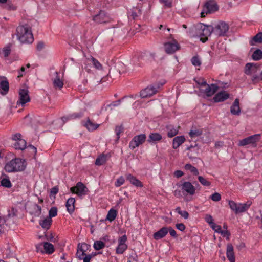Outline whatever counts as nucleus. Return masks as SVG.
I'll use <instances>...</instances> for the list:
<instances>
[{
	"instance_id": "f257e3e1",
	"label": "nucleus",
	"mask_w": 262,
	"mask_h": 262,
	"mask_svg": "<svg viewBox=\"0 0 262 262\" xmlns=\"http://www.w3.org/2000/svg\"><path fill=\"white\" fill-rule=\"evenodd\" d=\"M17 37L21 43H31L34 40L30 28L27 25L19 26L17 28Z\"/></svg>"
},
{
	"instance_id": "f03ea898",
	"label": "nucleus",
	"mask_w": 262,
	"mask_h": 262,
	"mask_svg": "<svg viewBox=\"0 0 262 262\" xmlns=\"http://www.w3.org/2000/svg\"><path fill=\"white\" fill-rule=\"evenodd\" d=\"M26 168L24 160L15 158L8 162L5 166V170L8 172H15L23 171Z\"/></svg>"
},
{
	"instance_id": "7ed1b4c3",
	"label": "nucleus",
	"mask_w": 262,
	"mask_h": 262,
	"mask_svg": "<svg viewBox=\"0 0 262 262\" xmlns=\"http://www.w3.org/2000/svg\"><path fill=\"white\" fill-rule=\"evenodd\" d=\"M196 33L197 35L200 37V40L205 42L208 40V37L211 33H213V26L211 25H205L200 23L196 26Z\"/></svg>"
},
{
	"instance_id": "20e7f679",
	"label": "nucleus",
	"mask_w": 262,
	"mask_h": 262,
	"mask_svg": "<svg viewBox=\"0 0 262 262\" xmlns=\"http://www.w3.org/2000/svg\"><path fill=\"white\" fill-rule=\"evenodd\" d=\"M251 202L248 201L244 204H237L234 201L230 200L228 201V205L231 209L236 214L242 213L247 210L251 206Z\"/></svg>"
},
{
	"instance_id": "39448f33",
	"label": "nucleus",
	"mask_w": 262,
	"mask_h": 262,
	"mask_svg": "<svg viewBox=\"0 0 262 262\" xmlns=\"http://www.w3.org/2000/svg\"><path fill=\"white\" fill-rule=\"evenodd\" d=\"M218 9L219 7L216 2L214 0H209L204 5L201 16L202 17H204L205 15L213 13Z\"/></svg>"
},
{
	"instance_id": "423d86ee",
	"label": "nucleus",
	"mask_w": 262,
	"mask_h": 262,
	"mask_svg": "<svg viewBox=\"0 0 262 262\" xmlns=\"http://www.w3.org/2000/svg\"><path fill=\"white\" fill-rule=\"evenodd\" d=\"M213 33L217 36H224L226 35L229 30V27L225 22H219L217 24L213 27Z\"/></svg>"
},
{
	"instance_id": "0eeeda50",
	"label": "nucleus",
	"mask_w": 262,
	"mask_h": 262,
	"mask_svg": "<svg viewBox=\"0 0 262 262\" xmlns=\"http://www.w3.org/2000/svg\"><path fill=\"white\" fill-rule=\"evenodd\" d=\"M164 83H161L160 84H156L155 85H151L147 86L144 90H142L140 92V97L144 98L150 97L155 94L157 92V90L163 85Z\"/></svg>"
},
{
	"instance_id": "6e6552de",
	"label": "nucleus",
	"mask_w": 262,
	"mask_h": 262,
	"mask_svg": "<svg viewBox=\"0 0 262 262\" xmlns=\"http://www.w3.org/2000/svg\"><path fill=\"white\" fill-rule=\"evenodd\" d=\"M111 18L104 11L100 10L98 14L93 17V20L97 24H106L111 21Z\"/></svg>"
},
{
	"instance_id": "1a4fd4ad",
	"label": "nucleus",
	"mask_w": 262,
	"mask_h": 262,
	"mask_svg": "<svg viewBox=\"0 0 262 262\" xmlns=\"http://www.w3.org/2000/svg\"><path fill=\"white\" fill-rule=\"evenodd\" d=\"M70 191L73 193L76 194L79 196L85 195L88 192V188L80 182H78L75 186L70 188Z\"/></svg>"
},
{
	"instance_id": "9d476101",
	"label": "nucleus",
	"mask_w": 262,
	"mask_h": 262,
	"mask_svg": "<svg viewBox=\"0 0 262 262\" xmlns=\"http://www.w3.org/2000/svg\"><path fill=\"white\" fill-rule=\"evenodd\" d=\"M21 134L19 133L13 135L12 139L14 141L13 144V147L16 149L23 150L26 148V142L25 140L21 138Z\"/></svg>"
},
{
	"instance_id": "9b49d317",
	"label": "nucleus",
	"mask_w": 262,
	"mask_h": 262,
	"mask_svg": "<svg viewBox=\"0 0 262 262\" xmlns=\"http://www.w3.org/2000/svg\"><path fill=\"white\" fill-rule=\"evenodd\" d=\"M146 139V136L144 134L135 136L129 142V148L134 149L135 148L139 147L145 141Z\"/></svg>"
},
{
	"instance_id": "f8f14e48",
	"label": "nucleus",
	"mask_w": 262,
	"mask_h": 262,
	"mask_svg": "<svg viewBox=\"0 0 262 262\" xmlns=\"http://www.w3.org/2000/svg\"><path fill=\"white\" fill-rule=\"evenodd\" d=\"M30 101V98L28 89H20L19 91V99L17 102V105L24 106L26 103Z\"/></svg>"
},
{
	"instance_id": "ddd939ff",
	"label": "nucleus",
	"mask_w": 262,
	"mask_h": 262,
	"mask_svg": "<svg viewBox=\"0 0 262 262\" xmlns=\"http://www.w3.org/2000/svg\"><path fill=\"white\" fill-rule=\"evenodd\" d=\"M165 51L167 54H172L180 49V46L175 39L164 44Z\"/></svg>"
},
{
	"instance_id": "4468645a",
	"label": "nucleus",
	"mask_w": 262,
	"mask_h": 262,
	"mask_svg": "<svg viewBox=\"0 0 262 262\" xmlns=\"http://www.w3.org/2000/svg\"><path fill=\"white\" fill-rule=\"evenodd\" d=\"M260 134H255L239 141L238 146H244L248 144H253L260 140Z\"/></svg>"
},
{
	"instance_id": "2eb2a0df",
	"label": "nucleus",
	"mask_w": 262,
	"mask_h": 262,
	"mask_svg": "<svg viewBox=\"0 0 262 262\" xmlns=\"http://www.w3.org/2000/svg\"><path fill=\"white\" fill-rule=\"evenodd\" d=\"M204 88H205V89H200V91L207 97H210L212 96L217 91L219 88L215 84H211L209 85L207 83Z\"/></svg>"
},
{
	"instance_id": "dca6fc26",
	"label": "nucleus",
	"mask_w": 262,
	"mask_h": 262,
	"mask_svg": "<svg viewBox=\"0 0 262 262\" xmlns=\"http://www.w3.org/2000/svg\"><path fill=\"white\" fill-rule=\"evenodd\" d=\"M181 188L183 192H185L187 194L193 195L195 193V188L189 182H185L181 185Z\"/></svg>"
},
{
	"instance_id": "f3484780",
	"label": "nucleus",
	"mask_w": 262,
	"mask_h": 262,
	"mask_svg": "<svg viewBox=\"0 0 262 262\" xmlns=\"http://www.w3.org/2000/svg\"><path fill=\"white\" fill-rule=\"evenodd\" d=\"M81 124L90 132L96 130L99 126V124L93 122L89 118H88L86 121L82 120Z\"/></svg>"
},
{
	"instance_id": "a211bd4d",
	"label": "nucleus",
	"mask_w": 262,
	"mask_h": 262,
	"mask_svg": "<svg viewBox=\"0 0 262 262\" xmlns=\"http://www.w3.org/2000/svg\"><path fill=\"white\" fill-rule=\"evenodd\" d=\"M229 97V93L225 91H222L215 95L213 100L215 102H223L228 99Z\"/></svg>"
},
{
	"instance_id": "6ab92c4d",
	"label": "nucleus",
	"mask_w": 262,
	"mask_h": 262,
	"mask_svg": "<svg viewBox=\"0 0 262 262\" xmlns=\"http://www.w3.org/2000/svg\"><path fill=\"white\" fill-rule=\"evenodd\" d=\"M168 233V227H163L159 230L154 233L153 238L155 240H159L164 237Z\"/></svg>"
},
{
	"instance_id": "aec40b11",
	"label": "nucleus",
	"mask_w": 262,
	"mask_h": 262,
	"mask_svg": "<svg viewBox=\"0 0 262 262\" xmlns=\"http://www.w3.org/2000/svg\"><path fill=\"white\" fill-rule=\"evenodd\" d=\"M29 212L35 217H39L41 213V208L36 204H33L29 208Z\"/></svg>"
},
{
	"instance_id": "412c9836",
	"label": "nucleus",
	"mask_w": 262,
	"mask_h": 262,
	"mask_svg": "<svg viewBox=\"0 0 262 262\" xmlns=\"http://www.w3.org/2000/svg\"><path fill=\"white\" fill-rule=\"evenodd\" d=\"M230 112L232 115L238 116L241 114L239 100L236 98L230 107Z\"/></svg>"
},
{
	"instance_id": "4be33fe9",
	"label": "nucleus",
	"mask_w": 262,
	"mask_h": 262,
	"mask_svg": "<svg viewBox=\"0 0 262 262\" xmlns=\"http://www.w3.org/2000/svg\"><path fill=\"white\" fill-rule=\"evenodd\" d=\"M126 178L133 185L139 187H143L142 182L132 174L130 173L126 174Z\"/></svg>"
},
{
	"instance_id": "5701e85b",
	"label": "nucleus",
	"mask_w": 262,
	"mask_h": 262,
	"mask_svg": "<svg viewBox=\"0 0 262 262\" xmlns=\"http://www.w3.org/2000/svg\"><path fill=\"white\" fill-rule=\"evenodd\" d=\"M52 222V219H50V217H46L42 219H40L39 221V224L42 228L45 230H48L50 229Z\"/></svg>"
},
{
	"instance_id": "b1692460",
	"label": "nucleus",
	"mask_w": 262,
	"mask_h": 262,
	"mask_svg": "<svg viewBox=\"0 0 262 262\" xmlns=\"http://www.w3.org/2000/svg\"><path fill=\"white\" fill-rule=\"evenodd\" d=\"M226 255L230 262H235L233 246L231 244L227 245Z\"/></svg>"
},
{
	"instance_id": "393cba45",
	"label": "nucleus",
	"mask_w": 262,
	"mask_h": 262,
	"mask_svg": "<svg viewBox=\"0 0 262 262\" xmlns=\"http://www.w3.org/2000/svg\"><path fill=\"white\" fill-rule=\"evenodd\" d=\"M186 139L184 136H177L174 137L172 141V148L173 149L178 148L181 145Z\"/></svg>"
},
{
	"instance_id": "a878e982",
	"label": "nucleus",
	"mask_w": 262,
	"mask_h": 262,
	"mask_svg": "<svg viewBox=\"0 0 262 262\" xmlns=\"http://www.w3.org/2000/svg\"><path fill=\"white\" fill-rule=\"evenodd\" d=\"M111 155L108 154H102L99 156L96 160L95 164L100 166L104 164L108 159L110 158Z\"/></svg>"
},
{
	"instance_id": "bb28decb",
	"label": "nucleus",
	"mask_w": 262,
	"mask_h": 262,
	"mask_svg": "<svg viewBox=\"0 0 262 262\" xmlns=\"http://www.w3.org/2000/svg\"><path fill=\"white\" fill-rule=\"evenodd\" d=\"M0 180L1 184L2 186L8 188H10L12 187V183L7 175L3 174L0 178Z\"/></svg>"
},
{
	"instance_id": "cd10ccee",
	"label": "nucleus",
	"mask_w": 262,
	"mask_h": 262,
	"mask_svg": "<svg viewBox=\"0 0 262 262\" xmlns=\"http://www.w3.org/2000/svg\"><path fill=\"white\" fill-rule=\"evenodd\" d=\"M75 200L73 198H70L68 199L66 202V208L68 212L70 214H72L75 209L74 204H75Z\"/></svg>"
},
{
	"instance_id": "c85d7f7f",
	"label": "nucleus",
	"mask_w": 262,
	"mask_h": 262,
	"mask_svg": "<svg viewBox=\"0 0 262 262\" xmlns=\"http://www.w3.org/2000/svg\"><path fill=\"white\" fill-rule=\"evenodd\" d=\"M12 45L8 43L2 49H0V55L5 58H7L10 54Z\"/></svg>"
},
{
	"instance_id": "c756f323",
	"label": "nucleus",
	"mask_w": 262,
	"mask_h": 262,
	"mask_svg": "<svg viewBox=\"0 0 262 262\" xmlns=\"http://www.w3.org/2000/svg\"><path fill=\"white\" fill-rule=\"evenodd\" d=\"M1 93L2 95H6L9 91V82L6 80H2L0 81Z\"/></svg>"
},
{
	"instance_id": "7c9ffc66",
	"label": "nucleus",
	"mask_w": 262,
	"mask_h": 262,
	"mask_svg": "<svg viewBox=\"0 0 262 262\" xmlns=\"http://www.w3.org/2000/svg\"><path fill=\"white\" fill-rule=\"evenodd\" d=\"M162 139V136L158 133H151L149 135L147 142L152 143L159 141Z\"/></svg>"
},
{
	"instance_id": "2f4dec72",
	"label": "nucleus",
	"mask_w": 262,
	"mask_h": 262,
	"mask_svg": "<svg viewBox=\"0 0 262 262\" xmlns=\"http://www.w3.org/2000/svg\"><path fill=\"white\" fill-rule=\"evenodd\" d=\"M167 129V136L172 138L178 134L179 127H174L171 125L166 127Z\"/></svg>"
},
{
	"instance_id": "473e14b6",
	"label": "nucleus",
	"mask_w": 262,
	"mask_h": 262,
	"mask_svg": "<svg viewBox=\"0 0 262 262\" xmlns=\"http://www.w3.org/2000/svg\"><path fill=\"white\" fill-rule=\"evenodd\" d=\"M256 69V68L255 64L248 63L245 66V73L247 75H251L255 72Z\"/></svg>"
},
{
	"instance_id": "72a5a7b5",
	"label": "nucleus",
	"mask_w": 262,
	"mask_h": 262,
	"mask_svg": "<svg viewBox=\"0 0 262 262\" xmlns=\"http://www.w3.org/2000/svg\"><path fill=\"white\" fill-rule=\"evenodd\" d=\"M56 77L53 80V84L55 88H58L61 89L63 86V82L62 80L60 79L59 73L57 72H55Z\"/></svg>"
},
{
	"instance_id": "f704fd0d",
	"label": "nucleus",
	"mask_w": 262,
	"mask_h": 262,
	"mask_svg": "<svg viewBox=\"0 0 262 262\" xmlns=\"http://www.w3.org/2000/svg\"><path fill=\"white\" fill-rule=\"evenodd\" d=\"M43 249L45 252L49 254L53 253L55 250L53 244L48 242L43 243Z\"/></svg>"
},
{
	"instance_id": "c9c22d12",
	"label": "nucleus",
	"mask_w": 262,
	"mask_h": 262,
	"mask_svg": "<svg viewBox=\"0 0 262 262\" xmlns=\"http://www.w3.org/2000/svg\"><path fill=\"white\" fill-rule=\"evenodd\" d=\"M86 111V109L80 111L79 112L74 113L72 114H70L69 115V118L70 119H79L84 116V112Z\"/></svg>"
},
{
	"instance_id": "e433bc0d",
	"label": "nucleus",
	"mask_w": 262,
	"mask_h": 262,
	"mask_svg": "<svg viewBox=\"0 0 262 262\" xmlns=\"http://www.w3.org/2000/svg\"><path fill=\"white\" fill-rule=\"evenodd\" d=\"M117 213V212L116 210L111 209L107 213L106 219L110 222L113 221L116 217Z\"/></svg>"
},
{
	"instance_id": "4c0bfd02",
	"label": "nucleus",
	"mask_w": 262,
	"mask_h": 262,
	"mask_svg": "<svg viewBox=\"0 0 262 262\" xmlns=\"http://www.w3.org/2000/svg\"><path fill=\"white\" fill-rule=\"evenodd\" d=\"M202 134V131L196 128L191 129L189 132V135L191 138L198 137L201 136Z\"/></svg>"
},
{
	"instance_id": "58836bf2",
	"label": "nucleus",
	"mask_w": 262,
	"mask_h": 262,
	"mask_svg": "<svg viewBox=\"0 0 262 262\" xmlns=\"http://www.w3.org/2000/svg\"><path fill=\"white\" fill-rule=\"evenodd\" d=\"M252 58L254 60L257 61L262 59V51L256 49L253 53Z\"/></svg>"
},
{
	"instance_id": "ea45409f",
	"label": "nucleus",
	"mask_w": 262,
	"mask_h": 262,
	"mask_svg": "<svg viewBox=\"0 0 262 262\" xmlns=\"http://www.w3.org/2000/svg\"><path fill=\"white\" fill-rule=\"evenodd\" d=\"M185 169L187 170H189L195 176H198L199 174V171L196 168L190 164H186L185 165Z\"/></svg>"
},
{
	"instance_id": "a19ab883",
	"label": "nucleus",
	"mask_w": 262,
	"mask_h": 262,
	"mask_svg": "<svg viewBox=\"0 0 262 262\" xmlns=\"http://www.w3.org/2000/svg\"><path fill=\"white\" fill-rule=\"evenodd\" d=\"M127 248L126 244L118 245L116 249V253L118 254H122Z\"/></svg>"
},
{
	"instance_id": "79ce46f5",
	"label": "nucleus",
	"mask_w": 262,
	"mask_h": 262,
	"mask_svg": "<svg viewBox=\"0 0 262 262\" xmlns=\"http://www.w3.org/2000/svg\"><path fill=\"white\" fill-rule=\"evenodd\" d=\"M17 215V210L14 208H12L11 212L8 214L5 222L10 221L11 219L16 217Z\"/></svg>"
},
{
	"instance_id": "37998d69",
	"label": "nucleus",
	"mask_w": 262,
	"mask_h": 262,
	"mask_svg": "<svg viewBox=\"0 0 262 262\" xmlns=\"http://www.w3.org/2000/svg\"><path fill=\"white\" fill-rule=\"evenodd\" d=\"M105 247V243L101 241H97L94 243V248L96 250H99Z\"/></svg>"
},
{
	"instance_id": "c03bdc74",
	"label": "nucleus",
	"mask_w": 262,
	"mask_h": 262,
	"mask_svg": "<svg viewBox=\"0 0 262 262\" xmlns=\"http://www.w3.org/2000/svg\"><path fill=\"white\" fill-rule=\"evenodd\" d=\"M116 67L120 74L126 72L125 66L122 62L117 63Z\"/></svg>"
},
{
	"instance_id": "a18cd8bd",
	"label": "nucleus",
	"mask_w": 262,
	"mask_h": 262,
	"mask_svg": "<svg viewBox=\"0 0 262 262\" xmlns=\"http://www.w3.org/2000/svg\"><path fill=\"white\" fill-rule=\"evenodd\" d=\"M91 61L96 69L98 70L102 69V64L96 59L92 57L91 58Z\"/></svg>"
},
{
	"instance_id": "49530a36",
	"label": "nucleus",
	"mask_w": 262,
	"mask_h": 262,
	"mask_svg": "<svg viewBox=\"0 0 262 262\" xmlns=\"http://www.w3.org/2000/svg\"><path fill=\"white\" fill-rule=\"evenodd\" d=\"M194 80L200 86V89H203L205 85H207V83L204 79L202 78H194Z\"/></svg>"
},
{
	"instance_id": "de8ad7c7",
	"label": "nucleus",
	"mask_w": 262,
	"mask_h": 262,
	"mask_svg": "<svg viewBox=\"0 0 262 262\" xmlns=\"http://www.w3.org/2000/svg\"><path fill=\"white\" fill-rule=\"evenodd\" d=\"M57 208L56 207H52L51 208L49 211L48 217H50L52 219V217L57 216Z\"/></svg>"
},
{
	"instance_id": "09e8293b",
	"label": "nucleus",
	"mask_w": 262,
	"mask_h": 262,
	"mask_svg": "<svg viewBox=\"0 0 262 262\" xmlns=\"http://www.w3.org/2000/svg\"><path fill=\"white\" fill-rule=\"evenodd\" d=\"M125 182V179L123 176H120L119 177L115 183V186L116 187H120L122 185H123Z\"/></svg>"
},
{
	"instance_id": "8fccbe9b",
	"label": "nucleus",
	"mask_w": 262,
	"mask_h": 262,
	"mask_svg": "<svg viewBox=\"0 0 262 262\" xmlns=\"http://www.w3.org/2000/svg\"><path fill=\"white\" fill-rule=\"evenodd\" d=\"M191 63L194 66H200L201 64V61L198 56H195L192 58Z\"/></svg>"
},
{
	"instance_id": "3c124183",
	"label": "nucleus",
	"mask_w": 262,
	"mask_h": 262,
	"mask_svg": "<svg viewBox=\"0 0 262 262\" xmlns=\"http://www.w3.org/2000/svg\"><path fill=\"white\" fill-rule=\"evenodd\" d=\"M210 198L213 201L218 202L221 200V195L217 192H215L210 195Z\"/></svg>"
},
{
	"instance_id": "603ef678",
	"label": "nucleus",
	"mask_w": 262,
	"mask_h": 262,
	"mask_svg": "<svg viewBox=\"0 0 262 262\" xmlns=\"http://www.w3.org/2000/svg\"><path fill=\"white\" fill-rule=\"evenodd\" d=\"M86 254L85 253V251L82 249H78L77 250L76 255L77 257L79 259H82L83 257L85 256Z\"/></svg>"
},
{
	"instance_id": "864d4df0",
	"label": "nucleus",
	"mask_w": 262,
	"mask_h": 262,
	"mask_svg": "<svg viewBox=\"0 0 262 262\" xmlns=\"http://www.w3.org/2000/svg\"><path fill=\"white\" fill-rule=\"evenodd\" d=\"M198 180L201 184L204 186H208L210 185V183L202 176H199Z\"/></svg>"
},
{
	"instance_id": "5fc2aeb1",
	"label": "nucleus",
	"mask_w": 262,
	"mask_h": 262,
	"mask_svg": "<svg viewBox=\"0 0 262 262\" xmlns=\"http://www.w3.org/2000/svg\"><path fill=\"white\" fill-rule=\"evenodd\" d=\"M253 40L256 42L262 43V32L257 33L253 37Z\"/></svg>"
},
{
	"instance_id": "6e6d98bb",
	"label": "nucleus",
	"mask_w": 262,
	"mask_h": 262,
	"mask_svg": "<svg viewBox=\"0 0 262 262\" xmlns=\"http://www.w3.org/2000/svg\"><path fill=\"white\" fill-rule=\"evenodd\" d=\"M210 227L213 230H214L215 232L218 233H220L222 230L221 226L220 225H216L215 223H214L213 225H211Z\"/></svg>"
},
{
	"instance_id": "4d7b16f0",
	"label": "nucleus",
	"mask_w": 262,
	"mask_h": 262,
	"mask_svg": "<svg viewBox=\"0 0 262 262\" xmlns=\"http://www.w3.org/2000/svg\"><path fill=\"white\" fill-rule=\"evenodd\" d=\"M168 230L171 237L174 238H177L178 237L176 231L172 227H168Z\"/></svg>"
},
{
	"instance_id": "13d9d810",
	"label": "nucleus",
	"mask_w": 262,
	"mask_h": 262,
	"mask_svg": "<svg viewBox=\"0 0 262 262\" xmlns=\"http://www.w3.org/2000/svg\"><path fill=\"white\" fill-rule=\"evenodd\" d=\"M126 241H127V236L125 235H124L119 238L118 245L126 244L125 243Z\"/></svg>"
},
{
	"instance_id": "bf43d9fd",
	"label": "nucleus",
	"mask_w": 262,
	"mask_h": 262,
	"mask_svg": "<svg viewBox=\"0 0 262 262\" xmlns=\"http://www.w3.org/2000/svg\"><path fill=\"white\" fill-rule=\"evenodd\" d=\"M160 2L164 4V6L166 7L171 8L172 7L171 0H160Z\"/></svg>"
},
{
	"instance_id": "052dcab7",
	"label": "nucleus",
	"mask_w": 262,
	"mask_h": 262,
	"mask_svg": "<svg viewBox=\"0 0 262 262\" xmlns=\"http://www.w3.org/2000/svg\"><path fill=\"white\" fill-rule=\"evenodd\" d=\"M220 233L221 234V235L223 237H227V239H229V237L231 234H230V232L229 231H228L227 230H222Z\"/></svg>"
},
{
	"instance_id": "680f3d73",
	"label": "nucleus",
	"mask_w": 262,
	"mask_h": 262,
	"mask_svg": "<svg viewBox=\"0 0 262 262\" xmlns=\"http://www.w3.org/2000/svg\"><path fill=\"white\" fill-rule=\"evenodd\" d=\"M205 221L207 222L209 225L211 226V225H213L214 223L213 222V218L210 215H206L205 216Z\"/></svg>"
},
{
	"instance_id": "e2e57ef3",
	"label": "nucleus",
	"mask_w": 262,
	"mask_h": 262,
	"mask_svg": "<svg viewBox=\"0 0 262 262\" xmlns=\"http://www.w3.org/2000/svg\"><path fill=\"white\" fill-rule=\"evenodd\" d=\"M176 227L181 231H184L186 229L185 225L183 223H178L176 225Z\"/></svg>"
},
{
	"instance_id": "0e129e2a",
	"label": "nucleus",
	"mask_w": 262,
	"mask_h": 262,
	"mask_svg": "<svg viewBox=\"0 0 262 262\" xmlns=\"http://www.w3.org/2000/svg\"><path fill=\"white\" fill-rule=\"evenodd\" d=\"M59 189L57 186L53 187L50 191V196L55 195L58 192Z\"/></svg>"
},
{
	"instance_id": "69168bd1",
	"label": "nucleus",
	"mask_w": 262,
	"mask_h": 262,
	"mask_svg": "<svg viewBox=\"0 0 262 262\" xmlns=\"http://www.w3.org/2000/svg\"><path fill=\"white\" fill-rule=\"evenodd\" d=\"M43 243H40L36 245V249L37 252H43Z\"/></svg>"
},
{
	"instance_id": "338daca9",
	"label": "nucleus",
	"mask_w": 262,
	"mask_h": 262,
	"mask_svg": "<svg viewBox=\"0 0 262 262\" xmlns=\"http://www.w3.org/2000/svg\"><path fill=\"white\" fill-rule=\"evenodd\" d=\"M123 130V128L121 126H116L115 128V133L116 135L117 136V138H119L120 134Z\"/></svg>"
},
{
	"instance_id": "774afa93",
	"label": "nucleus",
	"mask_w": 262,
	"mask_h": 262,
	"mask_svg": "<svg viewBox=\"0 0 262 262\" xmlns=\"http://www.w3.org/2000/svg\"><path fill=\"white\" fill-rule=\"evenodd\" d=\"M127 262H138V256L137 255L130 256Z\"/></svg>"
}]
</instances>
